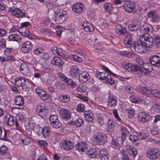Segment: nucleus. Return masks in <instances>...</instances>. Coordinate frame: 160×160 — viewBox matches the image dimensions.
Here are the masks:
<instances>
[{
	"mask_svg": "<svg viewBox=\"0 0 160 160\" xmlns=\"http://www.w3.org/2000/svg\"><path fill=\"white\" fill-rule=\"evenodd\" d=\"M55 18H53L58 24H62L66 20L67 17V13L62 9H58L55 11Z\"/></svg>",
	"mask_w": 160,
	"mask_h": 160,
	"instance_id": "f03ea898",
	"label": "nucleus"
},
{
	"mask_svg": "<svg viewBox=\"0 0 160 160\" xmlns=\"http://www.w3.org/2000/svg\"><path fill=\"white\" fill-rule=\"evenodd\" d=\"M142 42L146 47V50L151 48L154 44V40L152 37L149 34H145L140 36V39Z\"/></svg>",
	"mask_w": 160,
	"mask_h": 160,
	"instance_id": "f257e3e1",
	"label": "nucleus"
},
{
	"mask_svg": "<svg viewBox=\"0 0 160 160\" xmlns=\"http://www.w3.org/2000/svg\"><path fill=\"white\" fill-rule=\"evenodd\" d=\"M139 30L141 33H143L144 34H147V33L150 32V28L146 26H144L140 27Z\"/></svg>",
	"mask_w": 160,
	"mask_h": 160,
	"instance_id": "c03bdc74",
	"label": "nucleus"
},
{
	"mask_svg": "<svg viewBox=\"0 0 160 160\" xmlns=\"http://www.w3.org/2000/svg\"><path fill=\"white\" fill-rule=\"evenodd\" d=\"M10 41H18L19 40H20V38L16 34H13L10 35L8 37Z\"/></svg>",
	"mask_w": 160,
	"mask_h": 160,
	"instance_id": "a18cd8bd",
	"label": "nucleus"
},
{
	"mask_svg": "<svg viewBox=\"0 0 160 160\" xmlns=\"http://www.w3.org/2000/svg\"><path fill=\"white\" fill-rule=\"evenodd\" d=\"M152 88L148 87H143L140 86H137L136 88L137 92L144 94L147 95H151Z\"/></svg>",
	"mask_w": 160,
	"mask_h": 160,
	"instance_id": "f3484780",
	"label": "nucleus"
},
{
	"mask_svg": "<svg viewBox=\"0 0 160 160\" xmlns=\"http://www.w3.org/2000/svg\"><path fill=\"white\" fill-rule=\"evenodd\" d=\"M102 68L104 69L105 71L106 72H108L109 74L110 75H113V76L115 77L117 75L113 73L107 67H106L104 65H102Z\"/></svg>",
	"mask_w": 160,
	"mask_h": 160,
	"instance_id": "338daca9",
	"label": "nucleus"
},
{
	"mask_svg": "<svg viewBox=\"0 0 160 160\" xmlns=\"http://www.w3.org/2000/svg\"><path fill=\"white\" fill-rule=\"evenodd\" d=\"M69 58L71 60H73L76 62H80L82 61V58L76 54L71 55L69 56Z\"/></svg>",
	"mask_w": 160,
	"mask_h": 160,
	"instance_id": "79ce46f5",
	"label": "nucleus"
},
{
	"mask_svg": "<svg viewBox=\"0 0 160 160\" xmlns=\"http://www.w3.org/2000/svg\"><path fill=\"white\" fill-rule=\"evenodd\" d=\"M76 150L80 152L87 151L88 145L86 142L81 141L78 142L76 145Z\"/></svg>",
	"mask_w": 160,
	"mask_h": 160,
	"instance_id": "2eb2a0df",
	"label": "nucleus"
},
{
	"mask_svg": "<svg viewBox=\"0 0 160 160\" xmlns=\"http://www.w3.org/2000/svg\"><path fill=\"white\" fill-rule=\"evenodd\" d=\"M79 69L78 67L75 65L72 66L70 71V75L72 78H75L78 76Z\"/></svg>",
	"mask_w": 160,
	"mask_h": 160,
	"instance_id": "aec40b11",
	"label": "nucleus"
},
{
	"mask_svg": "<svg viewBox=\"0 0 160 160\" xmlns=\"http://www.w3.org/2000/svg\"><path fill=\"white\" fill-rule=\"evenodd\" d=\"M25 82V80L24 78L22 77H20L19 78L15 80V84L17 87H21L24 85Z\"/></svg>",
	"mask_w": 160,
	"mask_h": 160,
	"instance_id": "e433bc0d",
	"label": "nucleus"
},
{
	"mask_svg": "<svg viewBox=\"0 0 160 160\" xmlns=\"http://www.w3.org/2000/svg\"><path fill=\"white\" fill-rule=\"evenodd\" d=\"M105 11L108 13L111 12L113 9L112 4L110 3H106L104 6Z\"/></svg>",
	"mask_w": 160,
	"mask_h": 160,
	"instance_id": "37998d69",
	"label": "nucleus"
},
{
	"mask_svg": "<svg viewBox=\"0 0 160 160\" xmlns=\"http://www.w3.org/2000/svg\"><path fill=\"white\" fill-rule=\"evenodd\" d=\"M129 139L135 145H138L140 143L139 140L144 139V134L143 133L139 132L134 134L130 135Z\"/></svg>",
	"mask_w": 160,
	"mask_h": 160,
	"instance_id": "39448f33",
	"label": "nucleus"
},
{
	"mask_svg": "<svg viewBox=\"0 0 160 160\" xmlns=\"http://www.w3.org/2000/svg\"><path fill=\"white\" fill-rule=\"evenodd\" d=\"M52 64L54 65L60 67L63 64V61L60 58L58 57H53L52 60Z\"/></svg>",
	"mask_w": 160,
	"mask_h": 160,
	"instance_id": "cd10ccee",
	"label": "nucleus"
},
{
	"mask_svg": "<svg viewBox=\"0 0 160 160\" xmlns=\"http://www.w3.org/2000/svg\"><path fill=\"white\" fill-rule=\"evenodd\" d=\"M32 46L29 41H26L23 43L21 48V50L24 53H27L31 51Z\"/></svg>",
	"mask_w": 160,
	"mask_h": 160,
	"instance_id": "5701e85b",
	"label": "nucleus"
},
{
	"mask_svg": "<svg viewBox=\"0 0 160 160\" xmlns=\"http://www.w3.org/2000/svg\"><path fill=\"white\" fill-rule=\"evenodd\" d=\"M6 132L4 131V132L2 133L1 127L0 126V139L2 140H5L6 138Z\"/></svg>",
	"mask_w": 160,
	"mask_h": 160,
	"instance_id": "69168bd1",
	"label": "nucleus"
},
{
	"mask_svg": "<svg viewBox=\"0 0 160 160\" xmlns=\"http://www.w3.org/2000/svg\"><path fill=\"white\" fill-rule=\"evenodd\" d=\"M129 100L131 102L135 103H140L143 101L142 99L139 98L135 96L130 97Z\"/></svg>",
	"mask_w": 160,
	"mask_h": 160,
	"instance_id": "a19ab883",
	"label": "nucleus"
},
{
	"mask_svg": "<svg viewBox=\"0 0 160 160\" xmlns=\"http://www.w3.org/2000/svg\"><path fill=\"white\" fill-rule=\"evenodd\" d=\"M35 111L38 114L42 117L46 116L48 113L47 109L39 105L36 107Z\"/></svg>",
	"mask_w": 160,
	"mask_h": 160,
	"instance_id": "412c9836",
	"label": "nucleus"
},
{
	"mask_svg": "<svg viewBox=\"0 0 160 160\" xmlns=\"http://www.w3.org/2000/svg\"><path fill=\"white\" fill-rule=\"evenodd\" d=\"M113 112L115 118L119 122H121V118L118 115L117 110L116 109H114L113 110Z\"/></svg>",
	"mask_w": 160,
	"mask_h": 160,
	"instance_id": "052dcab7",
	"label": "nucleus"
},
{
	"mask_svg": "<svg viewBox=\"0 0 160 160\" xmlns=\"http://www.w3.org/2000/svg\"><path fill=\"white\" fill-rule=\"evenodd\" d=\"M20 72L23 74L28 76L30 75V72L27 65L25 63H22L20 66Z\"/></svg>",
	"mask_w": 160,
	"mask_h": 160,
	"instance_id": "b1692460",
	"label": "nucleus"
},
{
	"mask_svg": "<svg viewBox=\"0 0 160 160\" xmlns=\"http://www.w3.org/2000/svg\"><path fill=\"white\" fill-rule=\"evenodd\" d=\"M147 15L150 19L153 22H157L159 19V17L155 11H150L148 13Z\"/></svg>",
	"mask_w": 160,
	"mask_h": 160,
	"instance_id": "a878e982",
	"label": "nucleus"
},
{
	"mask_svg": "<svg viewBox=\"0 0 160 160\" xmlns=\"http://www.w3.org/2000/svg\"><path fill=\"white\" fill-rule=\"evenodd\" d=\"M155 44L158 48H160V36H156L154 38Z\"/></svg>",
	"mask_w": 160,
	"mask_h": 160,
	"instance_id": "864d4df0",
	"label": "nucleus"
},
{
	"mask_svg": "<svg viewBox=\"0 0 160 160\" xmlns=\"http://www.w3.org/2000/svg\"><path fill=\"white\" fill-rule=\"evenodd\" d=\"M111 143L114 146L113 148L116 149H118L121 146V145L119 143L118 141L115 139H112Z\"/></svg>",
	"mask_w": 160,
	"mask_h": 160,
	"instance_id": "5fc2aeb1",
	"label": "nucleus"
},
{
	"mask_svg": "<svg viewBox=\"0 0 160 160\" xmlns=\"http://www.w3.org/2000/svg\"><path fill=\"white\" fill-rule=\"evenodd\" d=\"M87 88L85 86L81 85L77 87L76 90L80 92H84L86 91Z\"/></svg>",
	"mask_w": 160,
	"mask_h": 160,
	"instance_id": "603ef678",
	"label": "nucleus"
},
{
	"mask_svg": "<svg viewBox=\"0 0 160 160\" xmlns=\"http://www.w3.org/2000/svg\"><path fill=\"white\" fill-rule=\"evenodd\" d=\"M107 105L109 107H115L117 105L116 97L109 93L108 94Z\"/></svg>",
	"mask_w": 160,
	"mask_h": 160,
	"instance_id": "9d476101",
	"label": "nucleus"
},
{
	"mask_svg": "<svg viewBox=\"0 0 160 160\" xmlns=\"http://www.w3.org/2000/svg\"><path fill=\"white\" fill-rule=\"evenodd\" d=\"M38 128L39 129H41L39 126H38ZM49 128V127H46L43 128H42V132L43 136L45 137H48L50 133Z\"/></svg>",
	"mask_w": 160,
	"mask_h": 160,
	"instance_id": "58836bf2",
	"label": "nucleus"
},
{
	"mask_svg": "<svg viewBox=\"0 0 160 160\" xmlns=\"http://www.w3.org/2000/svg\"><path fill=\"white\" fill-rule=\"evenodd\" d=\"M154 112L158 113H160V105L158 104L154 105L152 107Z\"/></svg>",
	"mask_w": 160,
	"mask_h": 160,
	"instance_id": "0e129e2a",
	"label": "nucleus"
},
{
	"mask_svg": "<svg viewBox=\"0 0 160 160\" xmlns=\"http://www.w3.org/2000/svg\"><path fill=\"white\" fill-rule=\"evenodd\" d=\"M106 73L105 72H100L96 74V76L102 82L103 81V78H105V75H106Z\"/></svg>",
	"mask_w": 160,
	"mask_h": 160,
	"instance_id": "de8ad7c7",
	"label": "nucleus"
},
{
	"mask_svg": "<svg viewBox=\"0 0 160 160\" xmlns=\"http://www.w3.org/2000/svg\"><path fill=\"white\" fill-rule=\"evenodd\" d=\"M116 31L118 34L122 35L126 33L127 30L125 28L122 27V25H118L117 27Z\"/></svg>",
	"mask_w": 160,
	"mask_h": 160,
	"instance_id": "c9c22d12",
	"label": "nucleus"
},
{
	"mask_svg": "<svg viewBox=\"0 0 160 160\" xmlns=\"http://www.w3.org/2000/svg\"><path fill=\"white\" fill-rule=\"evenodd\" d=\"M124 42L127 48H130L132 44V39L130 35L126 36L124 40Z\"/></svg>",
	"mask_w": 160,
	"mask_h": 160,
	"instance_id": "7c9ffc66",
	"label": "nucleus"
},
{
	"mask_svg": "<svg viewBox=\"0 0 160 160\" xmlns=\"http://www.w3.org/2000/svg\"><path fill=\"white\" fill-rule=\"evenodd\" d=\"M98 156L101 160H108L109 155L107 151L105 149H102L98 152Z\"/></svg>",
	"mask_w": 160,
	"mask_h": 160,
	"instance_id": "4be33fe9",
	"label": "nucleus"
},
{
	"mask_svg": "<svg viewBox=\"0 0 160 160\" xmlns=\"http://www.w3.org/2000/svg\"><path fill=\"white\" fill-rule=\"evenodd\" d=\"M51 50L52 53L55 55H58L62 57L63 53L61 51V50L60 48H58L56 47H54L52 48Z\"/></svg>",
	"mask_w": 160,
	"mask_h": 160,
	"instance_id": "f704fd0d",
	"label": "nucleus"
},
{
	"mask_svg": "<svg viewBox=\"0 0 160 160\" xmlns=\"http://www.w3.org/2000/svg\"><path fill=\"white\" fill-rule=\"evenodd\" d=\"M15 101L16 105L22 106L24 104V98L21 96H17L15 98Z\"/></svg>",
	"mask_w": 160,
	"mask_h": 160,
	"instance_id": "4c0bfd02",
	"label": "nucleus"
},
{
	"mask_svg": "<svg viewBox=\"0 0 160 160\" xmlns=\"http://www.w3.org/2000/svg\"><path fill=\"white\" fill-rule=\"evenodd\" d=\"M70 97L68 95L60 96L59 98V101L64 103L68 102L70 100Z\"/></svg>",
	"mask_w": 160,
	"mask_h": 160,
	"instance_id": "ea45409f",
	"label": "nucleus"
},
{
	"mask_svg": "<svg viewBox=\"0 0 160 160\" xmlns=\"http://www.w3.org/2000/svg\"><path fill=\"white\" fill-rule=\"evenodd\" d=\"M59 114L62 118L66 120H69L71 116L70 111L67 109L63 108L60 109Z\"/></svg>",
	"mask_w": 160,
	"mask_h": 160,
	"instance_id": "4468645a",
	"label": "nucleus"
},
{
	"mask_svg": "<svg viewBox=\"0 0 160 160\" xmlns=\"http://www.w3.org/2000/svg\"><path fill=\"white\" fill-rule=\"evenodd\" d=\"M128 29L131 31H135L138 28V26L137 25L130 24L128 27Z\"/></svg>",
	"mask_w": 160,
	"mask_h": 160,
	"instance_id": "6e6d98bb",
	"label": "nucleus"
},
{
	"mask_svg": "<svg viewBox=\"0 0 160 160\" xmlns=\"http://www.w3.org/2000/svg\"><path fill=\"white\" fill-rule=\"evenodd\" d=\"M146 154L147 157L151 160H156L160 157V152L156 148L148 149Z\"/></svg>",
	"mask_w": 160,
	"mask_h": 160,
	"instance_id": "7ed1b4c3",
	"label": "nucleus"
},
{
	"mask_svg": "<svg viewBox=\"0 0 160 160\" xmlns=\"http://www.w3.org/2000/svg\"><path fill=\"white\" fill-rule=\"evenodd\" d=\"M69 124L72 125H75L78 127H82L84 124V121L83 119L78 118L77 120H72L69 122Z\"/></svg>",
	"mask_w": 160,
	"mask_h": 160,
	"instance_id": "c756f323",
	"label": "nucleus"
},
{
	"mask_svg": "<svg viewBox=\"0 0 160 160\" xmlns=\"http://www.w3.org/2000/svg\"><path fill=\"white\" fill-rule=\"evenodd\" d=\"M151 94L157 98H160V92L157 89L152 88L151 90Z\"/></svg>",
	"mask_w": 160,
	"mask_h": 160,
	"instance_id": "49530a36",
	"label": "nucleus"
},
{
	"mask_svg": "<svg viewBox=\"0 0 160 160\" xmlns=\"http://www.w3.org/2000/svg\"><path fill=\"white\" fill-rule=\"evenodd\" d=\"M84 117L88 122H91L93 120V115L92 112L89 110H86L84 112Z\"/></svg>",
	"mask_w": 160,
	"mask_h": 160,
	"instance_id": "c85d7f7f",
	"label": "nucleus"
},
{
	"mask_svg": "<svg viewBox=\"0 0 160 160\" xmlns=\"http://www.w3.org/2000/svg\"><path fill=\"white\" fill-rule=\"evenodd\" d=\"M82 26L83 29L87 32H92L94 30V26L92 24L88 22H84L82 24Z\"/></svg>",
	"mask_w": 160,
	"mask_h": 160,
	"instance_id": "bb28decb",
	"label": "nucleus"
},
{
	"mask_svg": "<svg viewBox=\"0 0 160 160\" xmlns=\"http://www.w3.org/2000/svg\"><path fill=\"white\" fill-rule=\"evenodd\" d=\"M130 66H131V69L132 71L137 72L138 73L144 72L145 74L146 75L149 72L148 68L144 67L142 68L137 65H133L132 66L130 65Z\"/></svg>",
	"mask_w": 160,
	"mask_h": 160,
	"instance_id": "dca6fc26",
	"label": "nucleus"
},
{
	"mask_svg": "<svg viewBox=\"0 0 160 160\" xmlns=\"http://www.w3.org/2000/svg\"><path fill=\"white\" fill-rule=\"evenodd\" d=\"M51 125L54 128H58L61 127V124L59 120H57L55 122L52 121V122H51Z\"/></svg>",
	"mask_w": 160,
	"mask_h": 160,
	"instance_id": "8fccbe9b",
	"label": "nucleus"
},
{
	"mask_svg": "<svg viewBox=\"0 0 160 160\" xmlns=\"http://www.w3.org/2000/svg\"><path fill=\"white\" fill-rule=\"evenodd\" d=\"M7 150V148L5 146L0 147V153L1 154L5 153Z\"/></svg>",
	"mask_w": 160,
	"mask_h": 160,
	"instance_id": "774afa93",
	"label": "nucleus"
},
{
	"mask_svg": "<svg viewBox=\"0 0 160 160\" xmlns=\"http://www.w3.org/2000/svg\"><path fill=\"white\" fill-rule=\"evenodd\" d=\"M126 148L127 152L134 158L138 153L137 149L133 146L128 144L126 145Z\"/></svg>",
	"mask_w": 160,
	"mask_h": 160,
	"instance_id": "a211bd4d",
	"label": "nucleus"
},
{
	"mask_svg": "<svg viewBox=\"0 0 160 160\" xmlns=\"http://www.w3.org/2000/svg\"><path fill=\"white\" fill-rule=\"evenodd\" d=\"M151 118V117L149 113L145 112H139L138 117V120L142 122H146L150 121Z\"/></svg>",
	"mask_w": 160,
	"mask_h": 160,
	"instance_id": "1a4fd4ad",
	"label": "nucleus"
},
{
	"mask_svg": "<svg viewBox=\"0 0 160 160\" xmlns=\"http://www.w3.org/2000/svg\"><path fill=\"white\" fill-rule=\"evenodd\" d=\"M4 119L5 122H7V124L9 126H12L14 123L13 117L9 115L6 116Z\"/></svg>",
	"mask_w": 160,
	"mask_h": 160,
	"instance_id": "473e14b6",
	"label": "nucleus"
},
{
	"mask_svg": "<svg viewBox=\"0 0 160 160\" xmlns=\"http://www.w3.org/2000/svg\"><path fill=\"white\" fill-rule=\"evenodd\" d=\"M18 32H19V33L23 36L25 37H27L29 38H32L29 35V30L27 29H26L25 31H22L21 32H20L19 31H18Z\"/></svg>",
	"mask_w": 160,
	"mask_h": 160,
	"instance_id": "4d7b16f0",
	"label": "nucleus"
},
{
	"mask_svg": "<svg viewBox=\"0 0 160 160\" xmlns=\"http://www.w3.org/2000/svg\"><path fill=\"white\" fill-rule=\"evenodd\" d=\"M94 143L97 145L103 144L107 140V136L101 133H97L94 136Z\"/></svg>",
	"mask_w": 160,
	"mask_h": 160,
	"instance_id": "20e7f679",
	"label": "nucleus"
},
{
	"mask_svg": "<svg viewBox=\"0 0 160 160\" xmlns=\"http://www.w3.org/2000/svg\"><path fill=\"white\" fill-rule=\"evenodd\" d=\"M36 91L39 96L43 99H45L48 97V95L47 94L46 92L42 89L37 88Z\"/></svg>",
	"mask_w": 160,
	"mask_h": 160,
	"instance_id": "72a5a7b5",
	"label": "nucleus"
},
{
	"mask_svg": "<svg viewBox=\"0 0 160 160\" xmlns=\"http://www.w3.org/2000/svg\"><path fill=\"white\" fill-rule=\"evenodd\" d=\"M149 61L152 65L157 67L160 66V57L159 56L156 55L152 56L149 58Z\"/></svg>",
	"mask_w": 160,
	"mask_h": 160,
	"instance_id": "6ab92c4d",
	"label": "nucleus"
},
{
	"mask_svg": "<svg viewBox=\"0 0 160 160\" xmlns=\"http://www.w3.org/2000/svg\"><path fill=\"white\" fill-rule=\"evenodd\" d=\"M107 126L109 128H112L115 127V123L113 119H109L107 122Z\"/></svg>",
	"mask_w": 160,
	"mask_h": 160,
	"instance_id": "3c124183",
	"label": "nucleus"
},
{
	"mask_svg": "<svg viewBox=\"0 0 160 160\" xmlns=\"http://www.w3.org/2000/svg\"><path fill=\"white\" fill-rule=\"evenodd\" d=\"M142 43L141 42V40L140 39L137 42L134 43L133 45L134 49L135 52L141 53L144 51V49H146V47L144 45L142 44Z\"/></svg>",
	"mask_w": 160,
	"mask_h": 160,
	"instance_id": "f8f14e48",
	"label": "nucleus"
},
{
	"mask_svg": "<svg viewBox=\"0 0 160 160\" xmlns=\"http://www.w3.org/2000/svg\"><path fill=\"white\" fill-rule=\"evenodd\" d=\"M128 113L129 116L131 117H133L135 114L134 109L131 107H129L128 109Z\"/></svg>",
	"mask_w": 160,
	"mask_h": 160,
	"instance_id": "bf43d9fd",
	"label": "nucleus"
},
{
	"mask_svg": "<svg viewBox=\"0 0 160 160\" xmlns=\"http://www.w3.org/2000/svg\"><path fill=\"white\" fill-rule=\"evenodd\" d=\"M120 130L122 134V141H123V139L122 138L123 137L124 138L126 135L128 134L129 132L127 128L123 126H122L120 127Z\"/></svg>",
	"mask_w": 160,
	"mask_h": 160,
	"instance_id": "09e8293b",
	"label": "nucleus"
},
{
	"mask_svg": "<svg viewBox=\"0 0 160 160\" xmlns=\"http://www.w3.org/2000/svg\"><path fill=\"white\" fill-rule=\"evenodd\" d=\"M123 7L126 12L131 13L134 10L136 6L134 2L129 1H126L123 4Z\"/></svg>",
	"mask_w": 160,
	"mask_h": 160,
	"instance_id": "0eeeda50",
	"label": "nucleus"
},
{
	"mask_svg": "<svg viewBox=\"0 0 160 160\" xmlns=\"http://www.w3.org/2000/svg\"><path fill=\"white\" fill-rule=\"evenodd\" d=\"M58 74L59 76L62 79L63 81L68 85L70 86L72 88H74L76 85V83L72 79L68 78L63 73L58 72Z\"/></svg>",
	"mask_w": 160,
	"mask_h": 160,
	"instance_id": "423d86ee",
	"label": "nucleus"
},
{
	"mask_svg": "<svg viewBox=\"0 0 160 160\" xmlns=\"http://www.w3.org/2000/svg\"><path fill=\"white\" fill-rule=\"evenodd\" d=\"M84 5L81 2H76L73 5L72 10L74 12L79 14L84 10Z\"/></svg>",
	"mask_w": 160,
	"mask_h": 160,
	"instance_id": "9b49d317",
	"label": "nucleus"
},
{
	"mask_svg": "<svg viewBox=\"0 0 160 160\" xmlns=\"http://www.w3.org/2000/svg\"><path fill=\"white\" fill-rule=\"evenodd\" d=\"M25 126L28 129H32L33 128L32 123H31L28 119L25 120L24 122Z\"/></svg>",
	"mask_w": 160,
	"mask_h": 160,
	"instance_id": "13d9d810",
	"label": "nucleus"
},
{
	"mask_svg": "<svg viewBox=\"0 0 160 160\" xmlns=\"http://www.w3.org/2000/svg\"><path fill=\"white\" fill-rule=\"evenodd\" d=\"M61 145V148L66 151H70L74 147L73 143L68 140H65L62 141Z\"/></svg>",
	"mask_w": 160,
	"mask_h": 160,
	"instance_id": "6e6552de",
	"label": "nucleus"
},
{
	"mask_svg": "<svg viewBox=\"0 0 160 160\" xmlns=\"http://www.w3.org/2000/svg\"><path fill=\"white\" fill-rule=\"evenodd\" d=\"M106 75H105V78H103V82H107L111 85L115 83L114 80L111 78L110 75H108V73L106 72Z\"/></svg>",
	"mask_w": 160,
	"mask_h": 160,
	"instance_id": "2f4dec72",
	"label": "nucleus"
},
{
	"mask_svg": "<svg viewBox=\"0 0 160 160\" xmlns=\"http://www.w3.org/2000/svg\"><path fill=\"white\" fill-rule=\"evenodd\" d=\"M120 53L121 55L128 58L130 57L131 56V53L128 51H121Z\"/></svg>",
	"mask_w": 160,
	"mask_h": 160,
	"instance_id": "e2e57ef3",
	"label": "nucleus"
},
{
	"mask_svg": "<svg viewBox=\"0 0 160 160\" xmlns=\"http://www.w3.org/2000/svg\"><path fill=\"white\" fill-rule=\"evenodd\" d=\"M89 73L86 71H83L79 74L78 77V80L81 83L86 82L90 78Z\"/></svg>",
	"mask_w": 160,
	"mask_h": 160,
	"instance_id": "ddd939ff",
	"label": "nucleus"
},
{
	"mask_svg": "<svg viewBox=\"0 0 160 160\" xmlns=\"http://www.w3.org/2000/svg\"><path fill=\"white\" fill-rule=\"evenodd\" d=\"M10 11L12 15L18 18H21L25 16V13L22 12L18 8L15 9L12 8H10Z\"/></svg>",
	"mask_w": 160,
	"mask_h": 160,
	"instance_id": "393cba45",
	"label": "nucleus"
},
{
	"mask_svg": "<svg viewBox=\"0 0 160 160\" xmlns=\"http://www.w3.org/2000/svg\"><path fill=\"white\" fill-rule=\"evenodd\" d=\"M84 105L81 103L78 104L76 108V110L78 112H82L84 109Z\"/></svg>",
	"mask_w": 160,
	"mask_h": 160,
	"instance_id": "680f3d73",
	"label": "nucleus"
}]
</instances>
